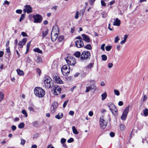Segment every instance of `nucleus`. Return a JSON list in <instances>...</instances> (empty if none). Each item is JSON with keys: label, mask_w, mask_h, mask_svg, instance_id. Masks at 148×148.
I'll list each match as a JSON object with an SVG mask.
<instances>
[{"label": "nucleus", "mask_w": 148, "mask_h": 148, "mask_svg": "<svg viewBox=\"0 0 148 148\" xmlns=\"http://www.w3.org/2000/svg\"><path fill=\"white\" fill-rule=\"evenodd\" d=\"M36 61L38 63L41 62L42 61V59L40 57H38Z\"/></svg>", "instance_id": "nucleus-39"}, {"label": "nucleus", "mask_w": 148, "mask_h": 148, "mask_svg": "<svg viewBox=\"0 0 148 148\" xmlns=\"http://www.w3.org/2000/svg\"><path fill=\"white\" fill-rule=\"evenodd\" d=\"M72 130H73V133L75 134H77L79 133V132H78L75 127V126H73L72 127Z\"/></svg>", "instance_id": "nucleus-22"}, {"label": "nucleus", "mask_w": 148, "mask_h": 148, "mask_svg": "<svg viewBox=\"0 0 148 148\" xmlns=\"http://www.w3.org/2000/svg\"><path fill=\"white\" fill-rule=\"evenodd\" d=\"M24 127V124L23 123H20L18 125V127L20 129H22Z\"/></svg>", "instance_id": "nucleus-31"}, {"label": "nucleus", "mask_w": 148, "mask_h": 148, "mask_svg": "<svg viewBox=\"0 0 148 148\" xmlns=\"http://www.w3.org/2000/svg\"><path fill=\"white\" fill-rule=\"evenodd\" d=\"M119 39L118 38V36H117L115 38L114 42L115 43H117L118 42Z\"/></svg>", "instance_id": "nucleus-51"}, {"label": "nucleus", "mask_w": 148, "mask_h": 148, "mask_svg": "<svg viewBox=\"0 0 148 148\" xmlns=\"http://www.w3.org/2000/svg\"><path fill=\"white\" fill-rule=\"evenodd\" d=\"M6 47V52L8 53H10V50L9 47Z\"/></svg>", "instance_id": "nucleus-54"}, {"label": "nucleus", "mask_w": 148, "mask_h": 148, "mask_svg": "<svg viewBox=\"0 0 148 148\" xmlns=\"http://www.w3.org/2000/svg\"><path fill=\"white\" fill-rule=\"evenodd\" d=\"M53 79L55 83L60 84H63V81L58 76H54Z\"/></svg>", "instance_id": "nucleus-15"}, {"label": "nucleus", "mask_w": 148, "mask_h": 148, "mask_svg": "<svg viewBox=\"0 0 148 148\" xmlns=\"http://www.w3.org/2000/svg\"><path fill=\"white\" fill-rule=\"evenodd\" d=\"M22 113L25 115V117H27L28 114L25 110H23L22 111Z\"/></svg>", "instance_id": "nucleus-32"}, {"label": "nucleus", "mask_w": 148, "mask_h": 148, "mask_svg": "<svg viewBox=\"0 0 148 148\" xmlns=\"http://www.w3.org/2000/svg\"><path fill=\"white\" fill-rule=\"evenodd\" d=\"M4 94L2 92H0V102L4 98Z\"/></svg>", "instance_id": "nucleus-25"}, {"label": "nucleus", "mask_w": 148, "mask_h": 148, "mask_svg": "<svg viewBox=\"0 0 148 148\" xmlns=\"http://www.w3.org/2000/svg\"><path fill=\"white\" fill-rule=\"evenodd\" d=\"M68 102V100H66L64 102L63 105V108H65V107Z\"/></svg>", "instance_id": "nucleus-45"}, {"label": "nucleus", "mask_w": 148, "mask_h": 148, "mask_svg": "<svg viewBox=\"0 0 148 148\" xmlns=\"http://www.w3.org/2000/svg\"><path fill=\"white\" fill-rule=\"evenodd\" d=\"M61 71L64 75H67L69 73L70 71V67L69 66L64 65L62 67Z\"/></svg>", "instance_id": "nucleus-9"}, {"label": "nucleus", "mask_w": 148, "mask_h": 148, "mask_svg": "<svg viewBox=\"0 0 148 148\" xmlns=\"http://www.w3.org/2000/svg\"><path fill=\"white\" fill-rule=\"evenodd\" d=\"M102 60L103 61H105L107 59V56L105 55H103L101 56Z\"/></svg>", "instance_id": "nucleus-34"}, {"label": "nucleus", "mask_w": 148, "mask_h": 148, "mask_svg": "<svg viewBox=\"0 0 148 148\" xmlns=\"http://www.w3.org/2000/svg\"><path fill=\"white\" fill-rule=\"evenodd\" d=\"M101 3L102 6H106V3H105L104 1L103 0L101 1Z\"/></svg>", "instance_id": "nucleus-48"}, {"label": "nucleus", "mask_w": 148, "mask_h": 148, "mask_svg": "<svg viewBox=\"0 0 148 148\" xmlns=\"http://www.w3.org/2000/svg\"><path fill=\"white\" fill-rule=\"evenodd\" d=\"M99 122L101 128H104L106 127L107 125V122L105 120L103 116L101 117Z\"/></svg>", "instance_id": "nucleus-11"}, {"label": "nucleus", "mask_w": 148, "mask_h": 148, "mask_svg": "<svg viewBox=\"0 0 148 148\" xmlns=\"http://www.w3.org/2000/svg\"><path fill=\"white\" fill-rule=\"evenodd\" d=\"M113 66V64L112 63H109L108 64V67L109 68H111Z\"/></svg>", "instance_id": "nucleus-60"}, {"label": "nucleus", "mask_w": 148, "mask_h": 148, "mask_svg": "<svg viewBox=\"0 0 148 148\" xmlns=\"http://www.w3.org/2000/svg\"><path fill=\"white\" fill-rule=\"evenodd\" d=\"M93 112H92L90 111L88 113L89 115L90 116H92L93 115Z\"/></svg>", "instance_id": "nucleus-57"}, {"label": "nucleus", "mask_w": 148, "mask_h": 148, "mask_svg": "<svg viewBox=\"0 0 148 148\" xmlns=\"http://www.w3.org/2000/svg\"><path fill=\"white\" fill-rule=\"evenodd\" d=\"M125 129V125L123 124H121V131H123Z\"/></svg>", "instance_id": "nucleus-42"}, {"label": "nucleus", "mask_w": 148, "mask_h": 148, "mask_svg": "<svg viewBox=\"0 0 148 148\" xmlns=\"http://www.w3.org/2000/svg\"><path fill=\"white\" fill-rule=\"evenodd\" d=\"M65 60L69 65L73 66L76 63L75 58L72 56H68L65 59Z\"/></svg>", "instance_id": "nucleus-5"}, {"label": "nucleus", "mask_w": 148, "mask_h": 148, "mask_svg": "<svg viewBox=\"0 0 148 148\" xmlns=\"http://www.w3.org/2000/svg\"><path fill=\"white\" fill-rule=\"evenodd\" d=\"M4 52L2 51H0V58L3 55Z\"/></svg>", "instance_id": "nucleus-62"}, {"label": "nucleus", "mask_w": 148, "mask_h": 148, "mask_svg": "<svg viewBox=\"0 0 148 148\" xmlns=\"http://www.w3.org/2000/svg\"><path fill=\"white\" fill-rule=\"evenodd\" d=\"M128 35H124V40L121 41V44H124L126 41L127 40V38L128 37Z\"/></svg>", "instance_id": "nucleus-24"}, {"label": "nucleus", "mask_w": 148, "mask_h": 148, "mask_svg": "<svg viewBox=\"0 0 148 148\" xmlns=\"http://www.w3.org/2000/svg\"><path fill=\"white\" fill-rule=\"evenodd\" d=\"M31 41L27 44V48H29L30 47V43H31Z\"/></svg>", "instance_id": "nucleus-55"}, {"label": "nucleus", "mask_w": 148, "mask_h": 148, "mask_svg": "<svg viewBox=\"0 0 148 148\" xmlns=\"http://www.w3.org/2000/svg\"><path fill=\"white\" fill-rule=\"evenodd\" d=\"M110 136L112 137H113L114 136L115 134L114 132H111L110 133Z\"/></svg>", "instance_id": "nucleus-47"}, {"label": "nucleus", "mask_w": 148, "mask_h": 148, "mask_svg": "<svg viewBox=\"0 0 148 148\" xmlns=\"http://www.w3.org/2000/svg\"><path fill=\"white\" fill-rule=\"evenodd\" d=\"M83 42L82 40H78L75 42V45L78 48H81L84 46Z\"/></svg>", "instance_id": "nucleus-16"}, {"label": "nucleus", "mask_w": 148, "mask_h": 148, "mask_svg": "<svg viewBox=\"0 0 148 148\" xmlns=\"http://www.w3.org/2000/svg\"><path fill=\"white\" fill-rule=\"evenodd\" d=\"M90 83L91 84V85L86 87V89L85 90V92H88L91 90H94V91H95L97 89V87L95 85L96 83L95 81H90Z\"/></svg>", "instance_id": "nucleus-4"}, {"label": "nucleus", "mask_w": 148, "mask_h": 148, "mask_svg": "<svg viewBox=\"0 0 148 148\" xmlns=\"http://www.w3.org/2000/svg\"><path fill=\"white\" fill-rule=\"evenodd\" d=\"M16 71L18 74L19 75H22L24 74L23 71L19 69H17Z\"/></svg>", "instance_id": "nucleus-23"}, {"label": "nucleus", "mask_w": 148, "mask_h": 148, "mask_svg": "<svg viewBox=\"0 0 148 148\" xmlns=\"http://www.w3.org/2000/svg\"><path fill=\"white\" fill-rule=\"evenodd\" d=\"M32 8L29 5H26L24 7V9L23 10V12H27L29 14L32 12Z\"/></svg>", "instance_id": "nucleus-13"}, {"label": "nucleus", "mask_w": 148, "mask_h": 148, "mask_svg": "<svg viewBox=\"0 0 148 148\" xmlns=\"http://www.w3.org/2000/svg\"><path fill=\"white\" fill-rule=\"evenodd\" d=\"M33 50L34 52H37L40 53H42V51L40 50L38 48L34 49Z\"/></svg>", "instance_id": "nucleus-26"}, {"label": "nucleus", "mask_w": 148, "mask_h": 148, "mask_svg": "<svg viewBox=\"0 0 148 148\" xmlns=\"http://www.w3.org/2000/svg\"><path fill=\"white\" fill-rule=\"evenodd\" d=\"M105 45V44H103L101 45V49L103 51H104L105 50L104 47Z\"/></svg>", "instance_id": "nucleus-46"}, {"label": "nucleus", "mask_w": 148, "mask_h": 148, "mask_svg": "<svg viewBox=\"0 0 148 148\" xmlns=\"http://www.w3.org/2000/svg\"><path fill=\"white\" fill-rule=\"evenodd\" d=\"M27 41V39L26 38H24L21 41H20L18 44L19 48H22L23 46L25 44Z\"/></svg>", "instance_id": "nucleus-17"}, {"label": "nucleus", "mask_w": 148, "mask_h": 148, "mask_svg": "<svg viewBox=\"0 0 148 148\" xmlns=\"http://www.w3.org/2000/svg\"><path fill=\"white\" fill-rule=\"evenodd\" d=\"M34 93L37 96L39 97H42L45 95L44 90L41 88L36 87L34 89Z\"/></svg>", "instance_id": "nucleus-2"}, {"label": "nucleus", "mask_w": 148, "mask_h": 148, "mask_svg": "<svg viewBox=\"0 0 148 148\" xmlns=\"http://www.w3.org/2000/svg\"><path fill=\"white\" fill-rule=\"evenodd\" d=\"M112 46H106L105 47L107 51H109L111 49Z\"/></svg>", "instance_id": "nucleus-36"}, {"label": "nucleus", "mask_w": 148, "mask_h": 148, "mask_svg": "<svg viewBox=\"0 0 148 148\" xmlns=\"http://www.w3.org/2000/svg\"><path fill=\"white\" fill-rule=\"evenodd\" d=\"M74 111H70L69 113V114L73 116L74 114Z\"/></svg>", "instance_id": "nucleus-56"}, {"label": "nucleus", "mask_w": 148, "mask_h": 148, "mask_svg": "<svg viewBox=\"0 0 148 148\" xmlns=\"http://www.w3.org/2000/svg\"><path fill=\"white\" fill-rule=\"evenodd\" d=\"M82 36L83 38V40L87 42H89L90 41V39L89 36L84 34H82Z\"/></svg>", "instance_id": "nucleus-18"}, {"label": "nucleus", "mask_w": 148, "mask_h": 148, "mask_svg": "<svg viewBox=\"0 0 148 148\" xmlns=\"http://www.w3.org/2000/svg\"><path fill=\"white\" fill-rule=\"evenodd\" d=\"M22 35L23 37L27 36V35L26 33L24 32H22L21 34Z\"/></svg>", "instance_id": "nucleus-50"}, {"label": "nucleus", "mask_w": 148, "mask_h": 148, "mask_svg": "<svg viewBox=\"0 0 148 148\" xmlns=\"http://www.w3.org/2000/svg\"><path fill=\"white\" fill-rule=\"evenodd\" d=\"M58 106V104L57 102L55 101L53 103L51 108L52 112L54 113L55 112L56 109L57 108Z\"/></svg>", "instance_id": "nucleus-14"}, {"label": "nucleus", "mask_w": 148, "mask_h": 148, "mask_svg": "<svg viewBox=\"0 0 148 148\" xmlns=\"http://www.w3.org/2000/svg\"><path fill=\"white\" fill-rule=\"evenodd\" d=\"M95 1V0H90V4L91 5L93 4V2Z\"/></svg>", "instance_id": "nucleus-61"}, {"label": "nucleus", "mask_w": 148, "mask_h": 148, "mask_svg": "<svg viewBox=\"0 0 148 148\" xmlns=\"http://www.w3.org/2000/svg\"><path fill=\"white\" fill-rule=\"evenodd\" d=\"M25 143V140L21 138V143L20 144L22 145H24Z\"/></svg>", "instance_id": "nucleus-40"}, {"label": "nucleus", "mask_w": 148, "mask_h": 148, "mask_svg": "<svg viewBox=\"0 0 148 148\" xmlns=\"http://www.w3.org/2000/svg\"><path fill=\"white\" fill-rule=\"evenodd\" d=\"M108 106L112 114L115 116H117L118 114L117 110L114 104L109 103L108 104Z\"/></svg>", "instance_id": "nucleus-3"}, {"label": "nucleus", "mask_w": 148, "mask_h": 148, "mask_svg": "<svg viewBox=\"0 0 148 148\" xmlns=\"http://www.w3.org/2000/svg\"><path fill=\"white\" fill-rule=\"evenodd\" d=\"M74 55L77 58H79L80 56L81 57V55L80 53L78 51L75 52Z\"/></svg>", "instance_id": "nucleus-29"}, {"label": "nucleus", "mask_w": 148, "mask_h": 148, "mask_svg": "<svg viewBox=\"0 0 148 148\" xmlns=\"http://www.w3.org/2000/svg\"><path fill=\"white\" fill-rule=\"evenodd\" d=\"M73 141L74 139L73 138H71L68 140L67 142L69 143H71L73 142Z\"/></svg>", "instance_id": "nucleus-43"}, {"label": "nucleus", "mask_w": 148, "mask_h": 148, "mask_svg": "<svg viewBox=\"0 0 148 148\" xmlns=\"http://www.w3.org/2000/svg\"><path fill=\"white\" fill-rule=\"evenodd\" d=\"M12 129L13 131H14L16 129V127L15 125H13L12 127Z\"/></svg>", "instance_id": "nucleus-59"}, {"label": "nucleus", "mask_w": 148, "mask_h": 148, "mask_svg": "<svg viewBox=\"0 0 148 148\" xmlns=\"http://www.w3.org/2000/svg\"><path fill=\"white\" fill-rule=\"evenodd\" d=\"M66 142V139L64 138H62L61 139V143L62 144H64Z\"/></svg>", "instance_id": "nucleus-44"}, {"label": "nucleus", "mask_w": 148, "mask_h": 148, "mask_svg": "<svg viewBox=\"0 0 148 148\" xmlns=\"http://www.w3.org/2000/svg\"><path fill=\"white\" fill-rule=\"evenodd\" d=\"M48 30L47 29L45 31H43L42 32L43 38L45 37L48 34Z\"/></svg>", "instance_id": "nucleus-30"}, {"label": "nucleus", "mask_w": 148, "mask_h": 148, "mask_svg": "<svg viewBox=\"0 0 148 148\" xmlns=\"http://www.w3.org/2000/svg\"><path fill=\"white\" fill-rule=\"evenodd\" d=\"M25 16V14H22L21 15V16L20 17V19H19V21L20 22H21L24 19V18Z\"/></svg>", "instance_id": "nucleus-35"}, {"label": "nucleus", "mask_w": 148, "mask_h": 148, "mask_svg": "<svg viewBox=\"0 0 148 148\" xmlns=\"http://www.w3.org/2000/svg\"><path fill=\"white\" fill-rule=\"evenodd\" d=\"M120 23V21L117 18H116L113 22V25L114 26H119Z\"/></svg>", "instance_id": "nucleus-19"}, {"label": "nucleus", "mask_w": 148, "mask_h": 148, "mask_svg": "<svg viewBox=\"0 0 148 148\" xmlns=\"http://www.w3.org/2000/svg\"><path fill=\"white\" fill-rule=\"evenodd\" d=\"M64 37L63 36H60L58 38V40L60 42H62L64 40Z\"/></svg>", "instance_id": "nucleus-33"}, {"label": "nucleus", "mask_w": 148, "mask_h": 148, "mask_svg": "<svg viewBox=\"0 0 148 148\" xmlns=\"http://www.w3.org/2000/svg\"><path fill=\"white\" fill-rule=\"evenodd\" d=\"M93 64L92 63H90L87 66V68L88 69H90L93 66Z\"/></svg>", "instance_id": "nucleus-38"}, {"label": "nucleus", "mask_w": 148, "mask_h": 148, "mask_svg": "<svg viewBox=\"0 0 148 148\" xmlns=\"http://www.w3.org/2000/svg\"><path fill=\"white\" fill-rule=\"evenodd\" d=\"M37 146L36 145H33L32 147L31 148H37Z\"/></svg>", "instance_id": "nucleus-64"}, {"label": "nucleus", "mask_w": 148, "mask_h": 148, "mask_svg": "<svg viewBox=\"0 0 148 148\" xmlns=\"http://www.w3.org/2000/svg\"><path fill=\"white\" fill-rule=\"evenodd\" d=\"M33 17L34 19V23H40L42 19V16L38 14L34 15L33 16Z\"/></svg>", "instance_id": "nucleus-10"}, {"label": "nucleus", "mask_w": 148, "mask_h": 148, "mask_svg": "<svg viewBox=\"0 0 148 148\" xmlns=\"http://www.w3.org/2000/svg\"><path fill=\"white\" fill-rule=\"evenodd\" d=\"M34 108L35 106L34 105H31L28 108L30 112H34Z\"/></svg>", "instance_id": "nucleus-20"}, {"label": "nucleus", "mask_w": 148, "mask_h": 148, "mask_svg": "<svg viewBox=\"0 0 148 148\" xmlns=\"http://www.w3.org/2000/svg\"><path fill=\"white\" fill-rule=\"evenodd\" d=\"M143 114L145 116H148V109L146 108L143 111Z\"/></svg>", "instance_id": "nucleus-28"}, {"label": "nucleus", "mask_w": 148, "mask_h": 148, "mask_svg": "<svg viewBox=\"0 0 148 148\" xmlns=\"http://www.w3.org/2000/svg\"><path fill=\"white\" fill-rule=\"evenodd\" d=\"M133 130H132L131 131V133H130V135L129 136V138L130 139H131V138H132V134L133 133Z\"/></svg>", "instance_id": "nucleus-58"}, {"label": "nucleus", "mask_w": 148, "mask_h": 148, "mask_svg": "<svg viewBox=\"0 0 148 148\" xmlns=\"http://www.w3.org/2000/svg\"><path fill=\"white\" fill-rule=\"evenodd\" d=\"M100 85L101 86H105V84L103 81H102L101 82Z\"/></svg>", "instance_id": "nucleus-63"}, {"label": "nucleus", "mask_w": 148, "mask_h": 148, "mask_svg": "<svg viewBox=\"0 0 148 148\" xmlns=\"http://www.w3.org/2000/svg\"><path fill=\"white\" fill-rule=\"evenodd\" d=\"M22 11L21 10H17L16 11V12L19 14H21L22 13Z\"/></svg>", "instance_id": "nucleus-49"}, {"label": "nucleus", "mask_w": 148, "mask_h": 148, "mask_svg": "<svg viewBox=\"0 0 148 148\" xmlns=\"http://www.w3.org/2000/svg\"><path fill=\"white\" fill-rule=\"evenodd\" d=\"M63 115L62 113H59L58 115L55 116V117L58 119H61L63 116Z\"/></svg>", "instance_id": "nucleus-21"}, {"label": "nucleus", "mask_w": 148, "mask_h": 148, "mask_svg": "<svg viewBox=\"0 0 148 148\" xmlns=\"http://www.w3.org/2000/svg\"><path fill=\"white\" fill-rule=\"evenodd\" d=\"M58 36V34L55 33L53 28L51 33V38L52 41L54 42L56 40Z\"/></svg>", "instance_id": "nucleus-12"}, {"label": "nucleus", "mask_w": 148, "mask_h": 148, "mask_svg": "<svg viewBox=\"0 0 148 148\" xmlns=\"http://www.w3.org/2000/svg\"><path fill=\"white\" fill-rule=\"evenodd\" d=\"M147 97L146 96V95H144L143 97V101H145L147 100Z\"/></svg>", "instance_id": "nucleus-52"}, {"label": "nucleus", "mask_w": 148, "mask_h": 148, "mask_svg": "<svg viewBox=\"0 0 148 148\" xmlns=\"http://www.w3.org/2000/svg\"><path fill=\"white\" fill-rule=\"evenodd\" d=\"M78 14H79L78 11H77L76 12V14H75V18L76 19H77L78 18V17H79Z\"/></svg>", "instance_id": "nucleus-53"}, {"label": "nucleus", "mask_w": 148, "mask_h": 148, "mask_svg": "<svg viewBox=\"0 0 148 148\" xmlns=\"http://www.w3.org/2000/svg\"><path fill=\"white\" fill-rule=\"evenodd\" d=\"M85 48L88 49H91V47L90 44H88L86 46Z\"/></svg>", "instance_id": "nucleus-37"}, {"label": "nucleus", "mask_w": 148, "mask_h": 148, "mask_svg": "<svg viewBox=\"0 0 148 148\" xmlns=\"http://www.w3.org/2000/svg\"><path fill=\"white\" fill-rule=\"evenodd\" d=\"M43 86L46 88H49L53 86V83L51 79L48 76H46L44 78Z\"/></svg>", "instance_id": "nucleus-1"}, {"label": "nucleus", "mask_w": 148, "mask_h": 148, "mask_svg": "<svg viewBox=\"0 0 148 148\" xmlns=\"http://www.w3.org/2000/svg\"><path fill=\"white\" fill-rule=\"evenodd\" d=\"M130 107L128 106H127L124 110L121 116V119L123 121H125L127 116V114L129 111Z\"/></svg>", "instance_id": "nucleus-8"}, {"label": "nucleus", "mask_w": 148, "mask_h": 148, "mask_svg": "<svg viewBox=\"0 0 148 148\" xmlns=\"http://www.w3.org/2000/svg\"><path fill=\"white\" fill-rule=\"evenodd\" d=\"M114 93L116 95L118 96L120 95V93L119 91L117 90H114Z\"/></svg>", "instance_id": "nucleus-41"}, {"label": "nucleus", "mask_w": 148, "mask_h": 148, "mask_svg": "<svg viewBox=\"0 0 148 148\" xmlns=\"http://www.w3.org/2000/svg\"><path fill=\"white\" fill-rule=\"evenodd\" d=\"M90 55V54L89 51H84L81 54L80 59L81 60H86L88 58L89 59Z\"/></svg>", "instance_id": "nucleus-7"}, {"label": "nucleus", "mask_w": 148, "mask_h": 148, "mask_svg": "<svg viewBox=\"0 0 148 148\" xmlns=\"http://www.w3.org/2000/svg\"><path fill=\"white\" fill-rule=\"evenodd\" d=\"M53 87L52 90L54 95H57L60 93L61 89L59 86L57 85H55Z\"/></svg>", "instance_id": "nucleus-6"}, {"label": "nucleus", "mask_w": 148, "mask_h": 148, "mask_svg": "<svg viewBox=\"0 0 148 148\" xmlns=\"http://www.w3.org/2000/svg\"><path fill=\"white\" fill-rule=\"evenodd\" d=\"M107 94L106 92L101 94V96L102 97L101 99L102 100H104L107 97Z\"/></svg>", "instance_id": "nucleus-27"}]
</instances>
